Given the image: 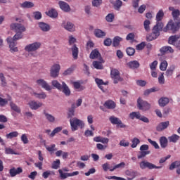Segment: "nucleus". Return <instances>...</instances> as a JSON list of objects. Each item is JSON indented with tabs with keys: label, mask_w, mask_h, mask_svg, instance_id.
<instances>
[{
	"label": "nucleus",
	"mask_w": 180,
	"mask_h": 180,
	"mask_svg": "<svg viewBox=\"0 0 180 180\" xmlns=\"http://www.w3.org/2000/svg\"><path fill=\"white\" fill-rule=\"evenodd\" d=\"M169 11L172 12L173 20H170L168 22L163 30L165 32H167L168 30H172L173 33H175L180 29V11L175 9L173 6L169 7Z\"/></svg>",
	"instance_id": "obj_1"
},
{
	"label": "nucleus",
	"mask_w": 180,
	"mask_h": 180,
	"mask_svg": "<svg viewBox=\"0 0 180 180\" xmlns=\"http://www.w3.org/2000/svg\"><path fill=\"white\" fill-rule=\"evenodd\" d=\"M70 123L72 131H77V130H78V127H80L81 129H84V127H85L84 121L77 117L71 118L70 120Z\"/></svg>",
	"instance_id": "obj_2"
},
{
	"label": "nucleus",
	"mask_w": 180,
	"mask_h": 180,
	"mask_svg": "<svg viewBox=\"0 0 180 180\" xmlns=\"http://www.w3.org/2000/svg\"><path fill=\"white\" fill-rule=\"evenodd\" d=\"M137 108L139 109V110L147 112V110H150L151 109V104L139 97L137 99Z\"/></svg>",
	"instance_id": "obj_3"
},
{
	"label": "nucleus",
	"mask_w": 180,
	"mask_h": 180,
	"mask_svg": "<svg viewBox=\"0 0 180 180\" xmlns=\"http://www.w3.org/2000/svg\"><path fill=\"white\" fill-rule=\"evenodd\" d=\"M139 167L141 169H146V168H148V169H161L162 168V166H155V165L146 160L141 161L139 163Z\"/></svg>",
	"instance_id": "obj_4"
},
{
	"label": "nucleus",
	"mask_w": 180,
	"mask_h": 180,
	"mask_svg": "<svg viewBox=\"0 0 180 180\" xmlns=\"http://www.w3.org/2000/svg\"><path fill=\"white\" fill-rule=\"evenodd\" d=\"M41 47V43L40 42H34L32 44H30L25 47V51L27 53H33L34 51H37L39 48Z\"/></svg>",
	"instance_id": "obj_5"
},
{
	"label": "nucleus",
	"mask_w": 180,
	"mask_h": 180,
	"mask_svg": "<svg viewBox=\"0 0 180 180\" xmlns=\"http://www.w3.org/2000/svg\"><path fill=\"white\" fill-rule=\"evenodd\" d=\"M10 29L15 33H23V32H26V27L20 23H12L10 25Z\"/></svg>",
	"instance_id": "obj_6"
},
{
	"label": "nucleus",
	"mask_w": 180,
	"mask_h": 180,
	"mask_svg": "<svg viewBox=\"0 0 180 180\" xmlns=\"http://www.w3.org/2000/svg\"><path fill=\"white\" fill-rule=\"evenodd\" d=\"M110 75L115 84H117L119 82L123 81V78L120 77V72L117 69H112Z\"/></svg>",
	"instance_id": "obj_7"
},
{
	"label": "nucleus",
	"mask_w": 180,
	"mask_h": 180,
	"mask_svg": "<svg viewBox=\"0 0 180 180\" xmlns=\"http://www.w3.org/2000/svg\"><path fill=\"white\" fill-rule=\"evenodd\" d=\"M61 69V66L60 64H54L50 70V76L52 78H57L60 75V70Z\"/></svg>",
	"instance_id": "obj_8"
},
{
	"label": "nucleus",
	"mask_w": 180,
	"mask_h": 180,
	"mask_svg": "<svg viewBox=\"0 0 180 180\" xmlns=\"http://www.w3.org/2000/svg\"><path fill=\"white\" fill-rule=\"evenodd\" d=\"M61 26L63 27V29L68 30V32H75V25L70 21H63Z\"/></svg>",
	"instance_id": "obj_9"
},
{
	"label": "nucleus",
	"mask_w": 180,
	"mask_h": 180,
	"mask_svg": "<svg viewBox=\"0 0 180 180\" xmlns=\"http://www.w3.org/2000/svg\"><path fill=\"white\" fill-rule=\"evenodd\" d=\"M58 5L59 8L61 9V11H63V12H65L66 13L71 12V7L70 6V4L65 1H59Z\"/></svg>",
	"instance_id": "obj_10"
},
{
	"label": "nucleus",
	"mask_w": 180,
	"mask_h": 180,
	"mask_svg": "<svg viewBox=\"0 0 180 180\" xmlns=\"http://www.w3.org/2000/svg\"><path fill=\"white\" fill-rule=\"evenodd\" d=\"M37 84H38V85H39L40 86H41V88L45 89V91H51L53 89L51 86H50V84H49V83H47V82H46L43 79H39L37 80Z\"/></svg>",
	"instance_id": "obj_11"
},
{
	"label": "nucleus",
	"mask_w": 180,
	"mask_h": 180,
	"mask_svg": "<svg viewBox=\"0 0 180 180\" xmlns=\"http://www.w3.org/2000/svg\"><path fill=\"white\" fill-rule=\"evenodd\" d=\"M152 30L156 32L158 34H161V32H164V23L162 21H156L155 25H154Z\"/></svg>",
	"instance_id": "obj_12"
},
{
	"label": "nucleus",
	"mask_w": 180,
	"mask_h": 180,
	"mask_svg": "<svg viewBox=\"0 0 180 180\" xmlns=\"http://www.w3.org/2000/svg\"><path fill=\"white\" fill-rule=\"evenodd\" d=\"M125 175L129 176L127 178L128 180H133L136 176H139V172L133 169H127L125 171Z\"/></svg>",
	"instance_id": "obj_13"
},
{
	"label": "nucleus",
	"mask_w": 180,
	"mask_h": 180,
	"mask_svg": "<svg viewBox=\"0 0 180 180\" xmlns=\"http://www.w3.org/2000/svg\"><path fill=\"white\" fill-rule=\"evenodd\" d=\"M28 105L30 109H32V110H37L39 108H41L43 106L42 103H40L39 101H30Z\"/></svg>",
	"instance_id": "obj_14"
},
{
	"label": "nucleus",
	"mask_w": 180,
	"mask_h": 180,
	"mask_svg": "<svg viewBox=\"0 0 180 180\" xmlns=\"http://www.w3.org/2000/svg\"><path fill=\"white\" fill-rule=\"evenodd\" d=\"M169 126V121L162 122L156 127L157 131H164L166 129H168Z\"/></svg>",
	"instance_id": "obj_15"
},
{
	"label": "nucleus",
	"mask_w": 180,
	"mask_h": 180,
	"mask_svg": "<svg viewBox=\"0 0 180 180\" xmlns=\"http://www.w3.org/2000/svg\"><path fill=\"white\" fill-rule=\"evenodd\" d=\"M22 172H23V169H22V167H18V168L12 167L9 170V174L12 178H13L14 176H16V175H19L20 174H22Z\"/></svg>",
	"instance_id": "obj_16"
},
{
	"label": "nucleus",
	"mask_w": 180,
	"mask_h": 180,
	"mask_svg": "<svg viewBox=\"0 0 180 180\" xmlns=\"http://www.w3.org/2000/svg\"><path fill=\"white\" fill-rule=\"evenodd\" d=\"M175 168H177L176 174L178 175H180V161L179 160H176V161L173 162L170 165L169 169H170V171H172L173 169H175Z\"/></svg>",
	"instance_id": "obj_17"
},
{
	"label": "nucleus",
	"mask_w": 180,
	"mask_h": 180,
	"mask_svg": "<svg viewBox=\"0 0 180 180\" xmlns=\"http://www.w3.org/2000/svg\"><path fill=\"white\" fill-rule=\"evenodd\" d=\"M103 63H105L103 59L102 58H100V61H93L92 65L93 67H94V68H96V70H103V65H102L103 64Z\"/></svg>",
	"instance_id": "obj_18"
},
{
	"label": "nucleus",
	"mask_w": 180,
	"mask_h": 180,
	"mask_svg": "<svg viewBox=\"0 0 180 180\" xmlns=\"http://www.w3.org/2000/svg\"><path fill=\"white\" fill-rule=\"evenodd\" d=\"M61 88V90L59 91H61V92H63L64 95H65V96H70V95H71V90H70V88L68 87L67 84H65V82H62Z\"/></svg>",
	"instance_id": "obj_19"
},
{
	"label": "nucleus",
	"mask_w": 180,
	"mask_h": 180,
	"mask_svg": "<svg viewBox=\"0 0 180 180\" xmlns=\"http://www.w3.org/2000/svg\"><path fill=\"white\" fill-rule=\"evenodd\" d=\"M103 106L106 109L113 110L116 108V103L112 100H108L104 103Z\"/></svg>",
	"instance_id": "obj_20"
},
{
	"label": "nucleus",
	"mask_w": 180,
	"mask_h": 180,
	"mask_svg": "<svg viewBox=\"0 0 180 180\" xmlns=\"http://www.w3.org/2000/svg\"><path fill=\"white\" fill-rule=\"evenodd\" d=\"M159 36L160 34H158V32H156L155 31L152 30V33L146 36V40L147 41H153V40H155V39H158Z\"/></svg>",
	"instance_id": "obj_21"
},
{
	"label": "nucleus",
	"mask_w": 180,
	"mask_h": 180,
	"mask_svg": "<svg viewBox=\"0 0 180 180\" xmlns=\"http://www.w3.org/2000/svg\"><path fill=\"white\" fill-rule=\"evenodd\" d=\"M20 6L22 9H30L34 7V4L32 1H25L23 3H20Z\"/></svg>",
	"instance_id": "obj_22"
},
{
	"label": "nucleus",
	"mask_w": 180,
	"mask_h": 180,
	"mask_svg": "<svg viewBox=\"0 0 180 180\" xmlns=\"http://www.w3.org/2000/svg\"><path fill=\"white\" fill-rule=\"evenodd\" d=\"M168 103H169V98L168 97H161L158 100V104L160 108H164L167 106Z\"/></svg>",
	"instance_id": "obj_23"
},
{
	"label": "nucleus",
	"mask_w": 180,
	"mask_h": 180,
	"mask_svg": "<svg viewBox=\"0 0 180 180\" xmlns=\"http://www.w3.org/2000/svg\"><path fill=\"white\" fill-rule=\"evenodd\" d=\"M127 65L131 70H137L140 67V63L137 60L130 61Z\"/></svg>",
	"instance_id": "obj_24"
},
{
	"label": "nucleus",
	"mask_w": 180,
	"mask_h": 180,
	"mask_svg": "<svg viewBox=\"0 0 180 180\" xmlns=\"http://www.w3.org/2000/svg\"><path fill=\"white\" fill-rule=\"evenodd\" d=\"M179 38H180L179 35L170 36L168 39L169 44H172L173 46H175V44L178 43V40Z\"/></svg>",
	"instance_id": "obj_25"
},
{
	"label": "nucleus",
	"mask_w": 180,
	"mask_h": 180,
	"mask_svg": "<svg viewBox=\"0 0 180 180\" xmlns=\"http://www.w3.org/2000/svg\"><path fill=\"white\" fill-rule=\"evenodd\" d=\"M89 57L91 60H96V58H99V57L101 58V53H99L98 49H94L91 52Z\"/></svg>",
	"instance_id": "obj_26"
},
{
	"label": "nucleus",
	"mask_w": 180,
	"mask_h": 180,
	"mask_svg": "<svg viewBox=\"0 0 180 180\" xmlns=\"http://www.w3.org/2000/svg\"><path fill=\"white\" fill-rule=\"evenodd\" d=\"M39 27L42 32H49L50 30V25L46 22H39Z\"/></svg>",
	"instance_id": "obj_27"
},
{
	"label": "nucleus",
	"mask_w": 180,
	"mask_h": 180,
	"mask_svg": "<svg viewBox=\"0 0 180 180\" xmlns=\"http://www.w3.org/2000/svg\"><path fill=\"white\" fill-rule=\"evenodd\" d=\"M94 35L98 39H102L106 36V32L102 31L101 29H96L94 30Z\"/></svg>",
	"instance_id": "obj_28"
},
{
	"label": "nucleus",
	"mask_w": 180,
	"mask_h": 180,
	"mask_svg": "<svg viewBox=\"0 0 180 180\" xmlns=\"http://www.w3.org/2000/svg\"><path fill=\"white\" fill-rule=\"evenodd\" d=\"M160 144L162 148H167L168 146V139L165 136H161L160 138Z\"/></svg>",
	"instance_id": "obj_29"
},
{
	"label": "nucleus",
	"mask_w": 180,
	"mask_h": 180,
	"mask_svg": "<svg viewBox=\"0 0 180 180\" xmlns=\"http://www.w3.org/2000/svg\"><path fill=\"white\" fill-rule=\"evenodd\" d=\"M162 54H165V53H174V49L171 46H163L160 49Z\"/></svg>",
	"instance_id": "obj_30"
},
{
	"label": "nucleus",
	"mask_w": 180,
	"mask_h": 180,
	"mask_svg": "<svg viewBox=\"0 0 180 180\" xmlns=\"http://www.w3.org/2000/svg\"><path fill=\"white\" fill-rule=\"evenodd\" d=\"M120 41H123V38L116 36L112 39V46L113 47H117L119 46V44H120Z\"/></svg>",
	"instance_id": "obj_31"
},
{
	"label": "nucleus",
	"mask_w": 180,
	"mask_h": 180,
	"mask_svg": "<svg viewBox=\"0 0 180 180\" xmlns=\"http://www.w3.org/2000/svg\"><path fill=\"white\" fill-rule=\"evenodd\" d=\"M46 15L47 16H49V18H57L58 16V13H57V11L54 8H51L48 12H46Z\"/></svg>",
	"instance_id": "obj_32"
},
{
	"label": "nucleus",
	"mask_w": 180,
	"mask_h": 180,
	"mask_svg": "<svg viewBox=\"0 0 180 180\" xmlns=\"http://www.w3.org/2000/svg\"><path fill=\"white\" fill-rule=\"evenodd\" d=\"M72 57L75 60H77L78 58V47H77L76 44H74L72 48Z\"/></svg>",
	"instance_id": "obj_33"
},
{
	"label": "nucleus",
	"mask_w": 180,
	"mask_h": 180,
	"mask_svg": "<svg viewBox=\"0 0 180 180\" xmlns=\"http://www.w3.org/2000/svg\"><path fill=\"white\" fill-rule=\"evenodd\" d=\"M44 115L46 120H48V122H49L50 123H54V122H56V117L54 116H53L52 115L49 114L46 111H44Z\"/></svg>",
	"instance_id": "obj_34"
},
{
	"label": "nucleus",
	"mask_w": 180,
	"mask_h": 180,
	"mask_svg": "<svg viewBox=\"0 0 180 180\" xmlns=\"http://www.w3.org/2000/svg\"><path fill=\"white\" fill-rule=\"evenodd\" d=\"M56 157H61L63 160H66V158H68V152H64L63 150H58L56 152Z\"/></svg>",
	"instance_id": "obj_35"
},
{
	"label": "nucleus",
	"mask_w": 180,
	"mask_h": 180,
	"mask_svg": "<svg viewBox=\"0 0 180 180\" xmlns=\"http://www.w3.org/2000/svg\"><path fill=\"white\" fill-rule=\"evenodd\" d=\"M112 4L115 11H120V8H122V6L123 5V2L121 0H116L115 2Z\"/></svg>",
	"instance_id": "obj_36"
},
{
	"label": "nucleus",
	"mask_w": 180,
	"mask_h": 180,
	"mask_svg": "<svg viewBox=\"0 0 180 180\" xmlns=\"http://www.w3.org/2000/svg\"><path fill=\"white\" fill-rule=\"evenodd\" d=\"M180 136L176 134H172V136L168 137V141L169 143H177L178 140H179Z\"/></svg>",
	"instance_id": "obj_37"
},
{
	"label": "nucleus",
	"mask_w": 180,
	"mask_h": 180,
	"mask_svg": "<svg viewBox=\"0 0 180 180\" xmlns=\"http://www.w3.org/2000/svg\"><path fill=\"white\" fill-rule=\"evenodd\" d=\"M75 68H76L75 65H72L71 67H70L66 70H65L63 75L65 76L71 75V74L74 72V70H75Z\"/></svg>",
	"instance_id": "obj_38"
},
{
	"label": "nucleus",
	"mask_w": 180,
	"mask_h": 180,
	"mask_svg": "<svg viewBox=\"0 0 180 180\" xmlns=\"http://www.w3.org/2000/svg\"><path fill=\"white\" fill-rule=\"evenodd\" d=\"M162 19H164V11L160 10L156 14V22H162Z\"/></svg>",
	"instance_id": "obj_39"
},
{
	"label": "nucleus",
	"mask_w": 180,
	"mask_h": 180,
	"mask_svg": "<svg viewBox=\"0 0 180 180\" xmlns=\"http://www.w3.org/2000/svg\"><path fill=\"white\" fill-rule=\"evenodd\" d=\"M32 95L35 96V98H37L38 99H46V98H47V95L44 92H41L40 94L34 92Z\"/></svg>",
	"instance_id": "obj_40"
},
{
	"label": "nucleus",
	"mask_w": 180,
	"mask_h": 180,
	"mask_svg": "<svg viewBox=\"0 0 180 180\" xmlns=\"http://www.w3.org/2000/svg\"><path fill=\"white\" fill-rule=\"evenodd\" d=\"M151 152L150 150H147V151H142L141 150L140 152H139L137 157L139 160H141V158H144V157H146V155H148V154H150Z\"/></svg>",
	"instance_id": "obj_41"
},
{
	"label": "nucleus",
	"mask_w": 180,
	"mask_h": 180,
	"mask_svg": "<svg viewBox=\"0 0 180 180\" xmlns=\"http://www.w3.org/2000/svg\"><path fill=\"white\" fill-rule=\"evenodd\" d=\"M129 117L132 120L140 119L141 117V114L139 112H132L129 114Z\"/></svg>",
	"instance_id": "obj_42"
},
{
	"label": "nucleus",
	"mask_w": 180,
	"mask_h": 180,
	"mask_svg": "<svg viewBox=\"0 0 180 180\" xmlns=\"http://www.w3.org/2000/svg\"><path fill=\"white\" fill-rule=\"evenodd\" d=\"M125 166H126V163H124V162H122L118 165H114L112 169H110V172H113L115 169H117V168H124Z\"/></svg>",
	"instance_id": "obj_43"
},
{
	"label": "nucleus",
	"mask_w": 180,
	"mask_h": 180,
	"mask_svg": "<svg viewBox=\"0 0 180 180\" xmlns=\"http://www.w3.org/2000/svg\"><path fill=\"white\" fill-rule=\"evenodd\" d=\"M51 85L52 86H54L56 89H58V91H61V87L63 86V85H61V84H60V82H58V81L57 80H53L51 82Z\"/></svg>",
	"instance_id": "obj_44"
},
{
	"label": "nucleus",
	"mask_w": 180,
	"mask_h": 180,
	"mask_svg": "<svg viewBox=\"0 0 180 180\" xmlns=\"http://www.w3.org/2000/svg\"><path fill=\"white\" fill-rule=\"evenodd\" d=\"M73 86L75 89H79V91H84V89H85V86L81 85L79 82H73Z\"/></svg>",
	"instance_id": "obj_45"
},
{
	"label": "nucleus",
	"mask_w": 180,
	"mask_h": 180,
	"mask_svg": "<svg viewBox=\"0 0 180 180\" xmlns=\"http://www.w3.org/2000/svg\"><path fill=\"white\" fill-rule=\"evenodd\" d=\"M109 120H110V123H112V124H119V123L120 122V119H119L118 117H116L113 115L109 117Z\"/></svg>",
	"instance_id": "obj_46"
},
{
	"label": "nucleus",
	"mask_w": 180,
	"mask_h": 180,
	"mask_svg": "<svg viewBox=\"0 0 180 180\" xmlns=\"http://www.w3.org/2000/svg\"><path fill=\"white\" fill-rule=\"evenodd\" d=\"M150 25H151V21L150 20H145L143 22V27L146 30V32H150Z\"/></svg>",
	"instance_id": "obj_47"
},
{
	"label": "nucleus",
	"mask_w": 180,
	"mask_h": 180,
	"mask_svg": "<svg viewBox=\"0 0 180 180\" xmlns=\"http://www.w3.org/2000/svg\"><path fill=\"white\" fill-rule=\"evenodd\" d=\"M157 91H158V89H157L155 87H153V88L145 90L143 92V95L145 96H148L150 94H152V92H157Z\"/></svg>",
	"instance_id": "obj_48"
},
{
	"label": "nucleus",
	"mask_w": 180,
	"mask_h": 180,
	"mask_svg": "<svg viewBox=\"0 0 180 180\" xmlns=\"http://www.w3.org/2000/svg\"><path fill=\"white\" fill-rule=\"evenodd\" d=\"M18 136H19V133L18 131H13V132H10L9 134H7L6 135V139H12L15 137H18Z\"/></svg>",
	"instance_id": "obj_49"
},
{
	"label": "nucleus",
	"mask_w": 180,
	"mask_h": 180,
	"mask_svg": "<svg viewBox=\"0 0 180 180\" xmlns=\"http://www.w3.org/2000/svg\"><path fill=\"white\" fill-rule=\"evenodd\" d=\"M60 164H61V162H60V160L57 159L56 161H54L52 163L51 168H53V169H58V168H60Z\"/></svg>",
	"instance_id": "obj_50"
},
{
	"label": "nucleus",
	"mask_w": 180,
	"mask_h": 180,
	"mask_svg": "<svg viewBox=\"0 0 180 180\" xmlns=\"http://www.w3.org/2000/svg\"><path fill=\"white\" fill-rule=\"evenodd\" d=\"M175 70V66L172 65L169 69L166 71L167 77H172V74H174V70Z\"/></svg>",
	"instance_id": "obj_51"
},
{
	"label": "nucleus",
	"mask_w": 180,
	"mask_h": 180,
	"mask_svg": "<svg viewBox=\"0 0 180 180\" xmlns=\"http://www.w3.org/2000/svg\"><path fill=\"white\" fill-rule=\"evenodd\" d=\"M58 172L60 174L61 179H67V178L70 176V173H64L63 172V169H59Z\"/></svg>",
	"instance_id": "obj_52"
},
{
	"label": "nucleus",
	"mask_w": 180,
	"mask_h": 180,
	"mask_svg": "<svg viewBox=\"0 0 180 180\" xmlns=\"http://www.w3.org/2000/svg\"><path fill=\"white\" fill-rule=\"evenodd\" d=\"M10 106L11 109L14 110V112H17V113H20V108H19V107H18L16 104L11 102L10 103Z\"/></svg>",
	"instance_id": "obj_53"
},
{
	"label": "nucleus",
	"mask_w": 180,
	"mask_h": 180,
	"mask_svg": "<svg viewBox=\"0 0 180 180\" xmlns=\"http://www.w3.org/2000/svg\"><path fill=\"white\" fill-rule=\"evenodd\" d=\"M7 41L10 48L15 47V46H16V40H13V38H7Z\"/></svg>",
	"instance_id": "obj_54"
},
{
	"label": "nucleus",
	"mask_w": 180,
	"mask_h": 180,
	"mask_svg": "<svg viewBox=\"0 0 180 180\" xmlns=\"http://www.w3.org/2000/svg\"><path fill=\"white\" fill-rule=\"evenodd\" d=\"M127 54L129 56H134V53H136V49L132 47H129L126 50Z\"/></svg>",
	"instance_id": "obj_55"
},
{
	"label": "nucleus",
	"mask_w": 180,
	"mask_h": 180,
	"mask_svg": "<svg viewBox=\"0 0 180 180\" xmlns=\"http://www.w3.org/2000/svg\"><path fill=\"white\" fill-rule=\"evenodd\" d=\"M167 67H168V63L167 60H164L160 63V70H161V71H165V70H167Z\"/></svg>",
	"instance_id": "obj_56"
},
{
	"label": "nucleus",
	"mask_w": 180,
	"mask_h": 180,
	"mask_svg": "<svg viewBox=\"0 0 180 180\" xmlns=\"http://www.w3.org/2000/svg\"><path fill=\"white\" fill-rule=\"evenodd\" d=\"M5 154L18 155V153L15 152V150L11 148H5Z\"/></svg>",
	"instance_id": "obj_57"
},
{
	"label": "nucleus",
	"mask_w": 180,
	"mask_h": 180,
	"mask_svg": "<svg viewBox=\"0 0 180 180\" xmlns=\"http://www.w3.org/2000/svg\"><path fill=\"white\" fill-rule=\"evenodd\" d=\"M45 148L50 153L53 151H57V148H56V144H52L50 146L45 145Z\"/></svg>",
	"instance_id": "obj_58"
},
{
	"label": "nucleus",
	"mask_w": 180,
	"mask_h": 180,
	"mask_svg": "<svg viewBox=\"0 0 180 180\" xmlns=\"http://www.w3.org/2000/svg\"><path fill=\"white\" fill-rule=\"evenodd\" d=\"M50 175H54V172H51L50 170L46 171L42 174L43 178L44 179H47Z\"/></svg>",
	"instance_id": "obj_59"
},
{
	"label": "nucleus",
	"mask_w": 180,
	"mask_h": 180,
	"mask_svg": "<svg viewBox=\"0 0 180 180\" xmlns=\"http://www.w3.org/2000/svg\"><path fill=\"white\" fill-rule=\"evenodd\" d=\"M138 144H140V139H139L137 138H134L132 141V144H131V147L132 148H136V147H137Z\"/></svg>",
	"instance_id": "obj_60"
},
{
	"label": "nucleus",
	"mask_w": 180,
	"mask_h": 180,
	"mask_svg": "<svg viewBox=\"0 0 180 180\" xmlns=\"http://www.w3.org/2000/svg\"><path fill=\"white\" fill-rule=\"evenodd\" d=\"M148 143H150V144H151V146H154V148L156 150H158L160 148V146H158V143H157V142H155V141H153V140H151V139H148Z\"/></svg>",
	"instance_id": "obj_61"
},
{
	"label": "nucleus",
	"mask_w": 180,
	"mask_h": 180,
	"mask_svg": "<svg viewBox=\"0 0 180 180\" xmlns=\"http://www.w3.org/2000/svg\"><path fill=\"white\" fill-rule=\"evenodd\" d=\"M113 19H115V15L113 13H109L105 17V20H107V22H113Z\"/></svg>",
	"instance_id": "obj_62"
},
{
	"label": "nucleus",
	"mask_w": 180,
	"mask_h": 180,
	"mask_svg": "<svg viewBox=\"0 0 180 180\" xmlns=\"http://www.w3.org/2000/svg\"><path fill=\"white\" fill-rule=\"evenodd\" d=\"M104 46H106V47H110L112 46V39L107 38L103 41Z\"/></svg>",
	"instance_id": "obj_63"
},
{
	"label": "nucleus",
	"mask_w": 180,
	"mask_h": 180,
	"mask_svg": "<svg viewBox=\"0 0 180 180\" xmlns=\"http://www.w3.org/2000/svg\"><path fill=\"white\" fill-rule=\"evenodd\" d=\"M23 32H16V34L13 36V40H20V39H22L23 34H22Z\"/></svg>",
	"instance_id": "obj_64"
}]
</instances>
